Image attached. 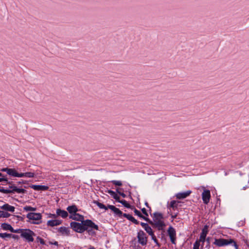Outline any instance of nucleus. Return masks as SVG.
I'll use <instances>...</instances> for the list:
<instances>
[{"mask_svg": "<svg viewBox=\"0 0 249 249\" xmlns=\"http://www.w3.org/2000/svg\"><path fill=\"white\" fill-rule=\"evenodd\" d=\"M149 227H150V226L148 225V224H146V226H145L144 227V228H144V229L145 230L146 229V228H148Z\"/></svg>", "mask_w": 249, "mask_h": 249, "instance_id": "nucleus-46", "label": "nucleus"}, {"mask_svg": "<svg viewBox=\"0 0 249 249\" xmlns=\"http://www.w3.org/2000/svg\"><path fill=\"white\" fill-rule=\"evenodd\" d=\"M52 244L54 245H56V246L58 245V242H56V241L54 242L53 243H52Z\"/></svg>", "mask_w": 249, "mask_h": 249, "instance_id": "nucleus-47", "label": "nucleus"}, {"mask_svg": "<svg viewBox=\"0 0 249 249\" xmlns=\"http://www.w3.org/2000/svg\"><path fill=\"white\" fill-rule=\"evenodd\" d=\"M69 218L70 219L78 221H81L82 222L85 221L84 216L77 213L71 215H70Z\"/></svg>", "mask_w": 249, "mask_h": 249, "instance_id": "nucleus-14", "label": "nucleus"}, {"mask_svg": "<svg viewBox=\"0 0 249 249\" xmlns=\"http://www.w3.org/2000/svg\"><path fill=\"white\" fill-rule=\"evenodd\" d=\"M111 182L116 186H121L122 185V182L119 180H112Z\"/></svg>", "mask_w": 249, "mask_h": 249, "instance_id": "nucleus-33", "label": "nucleus"}, {"mask_svg": "<svg viewBox=\"0 0 249 249\" xmlns=\"http://www.w3.org/2000/svg\"><path fill=\"white\" fill-rule=\"evenodd\" d=\"M150 236H151V238L154 241V242L158 244V240L157 239L154 233H153V234L150 235Z\"/></svg>", "mask_w": 249, "mask_h": 249, "instance_id": "nucleus-36", "label": "nucleus"}, {"mask_svg": "<svg viewBox=\"0 0 249 249\" xmlns=\"http://www.w3.org/2000/svg\"><path fill=\"white\" fill-rule=\"evenodd\" d=\"M37 240L38 242H40V243L42 245H44L45 244V241L43 239L39 237H37Z\"/></svg>", "mask_w": 249, "mask_h": 249, "instance_id": "nucleus-37", "label": "nucleus"}, {"mask_svg": "<svg viewBox=\"0 0 249 249\" xmlns=\"http://www.w3.org/2000/svg\"><path fill=\"white\" fill-rule=\"evenodd\" d=\"M132 222L134 223L135 224H139V222L137 220H136L135 218L133 219V220Z\"/></svg>", "mask_w": 249, "mask_h": 249, "instance_id": "nucleus-42", "label": "nucleus"}, {"mask_svg": "<svg viewBox=\"0 0 249 249\" xmlns=\"http://www.w3.org/2000/svg\"><path fill=\"white\" fill-rule=\"evenodd\" d=\"M177 215H178V213H174V214L172 213L171 214V217H172V218L173 219H175L177 216Z\"/></svg>", "mask_w": 249, "mask_h": 249, "instance_id": "nucleus-41", "label": "nucleus"}, {"mask_svg": "<svg viewBox=\"0 0 249 249\" xmlns=\"http://www.w3.org/2000/svg\"><path fill=\"white\" fill-rule=\"evenodd\" d=\"M67 210L70 213V215H71L76 213L78 211L76 206L75 205L68 206L67 208Z\"/></svg>", "mask_w": 249, "mask_h": 249, "instance_id": "nucleus-17", "label": "nucleus"}, {"mask_svg": "<svg viewBox=\"0 0 249 249\" xmlns=\"http://www.w3.org/2000/svg\"><path fill=\"white\" fill-rule=\"evenodd\" d=\"M107 192L116 201H118L120 199V197L117 195V194L114 191L108 190Z\"/></svg>", "mask_w": 249, "mask_h": 249, "instance_id": "nucleus-21", "label": "nucleus"}, {"mask_svg": "<svg viewBox=\"0 0 249 249\" xmlns=\"http://www.w3.org/2000/svg\"><path fill=\"white\" fill-rule=\"evenodd\" d=\"M179 203L180 201H179L172 200L169 203H168L167 208L172 209L173 211L177 210Z\"/></svg>", "mask_w": 249, "mask_h": 249, "instance_id": "nucleus-12", "label": "nucleus"}, {"mask_svg": "<svg viewBox=\"0 0 249 249\" xmlns=\"http://www.w3.org/2000/svg\"><path fill=\"white\" fill-rule=\"evenodd\" d=\"M35 177V174L32 172H26L24 173H21L20 178L26 177L29 178H34Z\"/></svg>", "mask_w": 249, "mask_h": 249, "instance_id": "nucleus-23", "label": "nucleus"}, {"mask_svg": "<svg viewBox=\"0 0 249 249\" xmlns=\"http://www.w3.org/2000/svg\"><path fill=\"white\" fill-rule=\"evenodd\" d=\"M27 217L31 221V223L39 224L41 223L42 215L40 213H30L27 214Z\"/></svg>", "mask_w": 249, "mask_h": 249, "instance_id": "nucleus-6", "label": "nucleus"}, {"mask_svg": "<svg viewBox=\"0 0 249 249\" xmlns=\"http://www.w3.org/2000/svg\"><path fill=\"white\" fill-rule=\"evenodd\" d=\"M208 226L207 225L204 226L202 230L201 233L200 235L199 239L197 240L199 241V243H202V246H203V244L206 240V235L208 232Z\"/></svg>", "mask_w": 249, "mask_h": 249, "instance_id": "nucleus-8", "label": "nucleus"}, {"mask_svg": "<svg viewBox=\"0 0 249 249\" xmlns=\"http://www.w3.org/2000/svg\"><path fill=\"white\" fill-rule=\"evenodd\" d=\"M3 181H7L8 180H7V179L6 178H0V182Z\"/></svg>", "mask_w": 249, "mask_h": 249, "instance_id": "nucleus-43", "label": "nucleus"}, {"mask_svg": "<svg viewBox=\"0 0 249 249\" xmlns=\"http://www.w3.org/2000/svg\"><path fill=\"white\" fill-rule=\"evenodd\" d=\"M146 224H147V223H143V222H141V226H142L143 228H144V227H145V226H146Z\"/></svg>", "mask_w": 249, "mask_h": 249, "instance_id": "nucleus-45", "label": "nucleus"}, {"mask_svg": "<svg viewBox=\"0 0 249 249\" xmlns=\"http://www.w3.org/2000/svg\"><path fill=\"white\" fill-rule=\"evenodd\" d=\"M163 215L161 213H155L153 217V221H148L150 224L154 225L159 230H162L165 224L163 221Z\"/></svg>", "mask_w": 249, "mask_h": 249, "instance_id": "nucleus-2", "label": "nucleus"}, {"mask_svg": "<svg viewBox=\"0 0 249 249\" xmlns=\"http://www.w3.org/2000/svg\"><path fill=\"white\" fill-rule=\"evenodd\" d=\"M30 187L36 191H45L49 189V187L47 186L39 185H32Z\"/></svg>", "mask_w": 249, "mask_h": 249, "instance_id": "nucleus-16", "label": "nucleus"}, {"mask_svg": "<svg viewBox=\"0 0 249 249\" xmlns=\"http://www.w3.org/2000/svg\"><path fill=\"white\" fill-rule=\"evenodd\" d=\"M168 232L169 237H173L176 236V231L172 227H169Z\"/></svg>", "mask_w": 249, "mask_h": 249, "instance_id": "nucleus-25", "label": "nucleus"}, {"mask_svg": "<svg viewBox=\"0 0 249 249\" xmlns=\"http://www.w3.org/2000/svg\"><path fill=\"white\" fill-rule=\"evenodd\" d=\"M246 187H243V189H244V190L246 189Z\"/></svg>", "mask_w": 249, "mask_h": 249, "instance_id": "nucleus-54", "label": "nucleus"}, {"mask_svg": "<svg viewBox=\"0 0 249 249\" xmlns=\"http://www.w3.org/2000/svg\"><path fill=\"white\" fill-rule=\"evenodd\" d=\"M71 228L76 232L82 233L88 230V227L93 228L96 230H98V225H96L90 220H86L82 223L71 222L70 224Z\"/></svg>", "mask_w": 249, "mask_h": 249, "instance_id": "nucleus-1", "label": "nucleus"}, {"mask_svg": "<svg viewBox=\"0 0 249 249\" xmlns=\"http://www.w3.org/2000/svg\"><path fill=\"white\" fill-rule=\"evenodd\" d=\"M123 216L124 217H126L127 219L131 221V222L133 221V219L134 218V217H133L132 215L129 214L124 213Z\"/></svg>", "mask_w": 249, "mask_h": 249, "instance_id": "nucleus-31", "label": "nucleus"}, {"mask_svg": "<svg viewBox=\"0 0 249 249\" xmlns=\"http://www.w3.org/2000/svg\"><path fill=\"white\" fill-rule=\"evenodd\" d=\"M9 189L11 190L12 194L15 193L18 194H25L27 192V191L24 189L18 188L15 184L9 185Z\"/></svg>", "mask_w": 249, "mask_h": 249, "instance_id": "nucleus-9", "label": "nucleus"}, {"mask_svg": "<svg viewBox=\"0 0 249 249\" xmlns=\"http://www.w3.org/2000/svg\"><path fill=\"white\" fill-rule=\"evenodd\" d=\"M1 209H2L4 211L10 212H14L15 210V208L11 205H10L8 203H5L2 206L0 207Z\"/></svg>", "mask_w": 249, "mask_h": 249, "instance_id": "nucleus-15", "label": "nucleus"}, {"mask_svg": "<svg viewBox=\"0 0 249 249\" xmlns=\"http://www.w3.org/2000/svg\"><path fill=\"white\" fill-rule=\"evenodd\" d=\"M8 184H11V183L10 182H7Z\"/></svg>", "mask_w": 249, "mask_h": 249, "instance_id": "nucleus-53", "label": "nucleus"}, {"mask_svg": "<svg viewBox=\"0 0 249 249\" xmlns=\"http://www.w3.org/2000/svg\"><path fill=\"white\" fill-rule=\"evenodd\" d=\"M17 216L18 218H21V216H18V215H17V216Z\"/></svg>", "mask_w": 249, "mask_h": 249, "instance_id": "nucleus-50", "label": "nucleus"}, {"mask_svg": "<svg viewBox=\"0 0 249 249\" xmlns=\"http://www.w3.org/2000/svg\"><path fill=\"white\" fill-rule=\"evenodd\" d=\"M58 231L63 235L68 236L70 235V230L68 228L61 227L59 228Z\"/></svg>", "mask_w": 249, "mask_h": 249, "instance_id": "nucleus-20", "label": "nucleus"}, {"mask_svg": "<svg viewBox=\"0 0 249 249\" xmlns=\"http://www.w3.org/2000/svg\"><path fill=\"white\" fill-rule=\"evenodd\" d=\"M119 190L120 189H116V191L117 192L120 194L121 196H122L123 197H125L126 195L124 193H122L121 192L119 191Z\"/></svg>", "mask_w": 249, "mask_h": 249, "instance_id": "nucleus-38", "label": "nucleus"}, {"mask_svg": "<svg viewBox=\"0 0 249 249\" xmlns=\"http://www.w3.org/2000/svg\"><path fill=\"white\" fill-rule=\"evenodd\" d=\"M233 244V246H234L236 249H238V246L236 243L232 239H225L223 238L219 239H215L214 242H213V244L216 245L217 247H223L225 246L228 245L230 244Z\"/></svg>", "mask_w": 249, "mask_h": 249, "instance_id": "nucleus-3", "label": "nucleus"}, {"mask_svg": "<svg viewBox=\"0 0 249 249\" xmlns=\"http://www.w3.org/2000/svg\"><path fill=\"white\" fill-rule=\"evenodd\" d=\"M142 211L144 215L148 216V213H147L146 210L145 208H142Z\"/></svg>", "mask_w": 249, "mask_h": 249, "instance_id": "nucleus-39", "label": "nucleus"}, {"mask_svg": "<svg viewBox=\"0 0 249 249\" xmlns=\"http://www.w3.org/2000/svg\"><path fill=\"white\" fill-rule=\"evenodd\" d=\"M206 240H207V241L208 243H209V238H207V239H206Z\"/></svg>", "mask_w": 249, "mask_h": 249, "instance_id": "nucleus-51", "label": "nucleus"}, {"mask_svg": "<svg viewBox=\"0 0 249 249\" xmlns=\"http://www.w3.org/2000/svg\"><path fill=\"white\" fill-rule=\"evenodd\" d=\"M56 214L58 216H60L63 218H65L68 217V213L65 210H62L60 209L56 210Z\"/></svg>", "mask_w": 249, "mask_h": 249, "instance_id": "nucleus-18", "label": "nucleus"}, {"mask_svg": "<svg viewBox=\"0 0 249 249\" xmlns=\"http://www.w3.org/2000/svg\"><path fill=\"white\" fill-rule=\"evenodd\" d=\"M191 193V191L190 190H188L185 192L177 193L175 196L177 199H184V198H186L189 196H190Z\"/></svg>", "mask_w": 249, "mask_h": 249, "instance_id": "nucleus-13", "label": "nucleus"}, {"mask_svg": "<svg viewBox=\"0 0 249 249\" xmlns=\"http://www.w3.org/2000/svg\"><path fill=\"white\" fill-rule=\"evenodd\" d=\"M10 214L8 213L2 211H0V218H7L9 217L10 216Z\"/></svg>", "mask_w": 249, "mask_h": 249, "instance_id": "nucleus-26", "label": "nucleus"}, {"mask_svg": "<svg viewBox=\"0 0 249 249\" xmlns=\"http://www.w3.org/2000/svg\"><path fill=\"white\" fill-rule=\"evenodd\" d=\"M145 204L147 207H148V204L147 202H145Z\"/></svg>", "mask_w": 249, "mask_h": 249, "instance_id": "nucleus-48", "label": "nucleus"}, {"mask_svg": "<svg viewBox=\"0 0 249 249\" xmlns=\"http://www.w3.org/2000/svg\"><path fill=\"white\" fill-rule=\"evenodd\" d=\"M36 235L35 232L29 229H24L21 237L24 238L28 242H32L34 241V236Z\"/></svg>", "mask_w": 249, "mask_h": 249, "instance_id": "nucleus-5", "label": "nucleus"}, {"mask_svg": "<svg viewBox=\"0 0 249 249\" xmlns=\"http://www.w3.org/2000/svg\"><path fill=\"white\" fill-rule=\"evenodd\" d=\"M170 238L171 242L173 244H175V236L170 237Z\"/></svg>", "mask_w": 249, "mask_h": 249, "instance_id": "nucleus-40", "label": "nucleus"}, {"mask_svg": "<svg viewBox=\"0 0 249 249\" xmlns=\"http://www.w3.org/2000/svg\"><path fill=\"white\" fill-rule=\"evenodd\" d=\"M1 227L4 230H9L11 232L12 231L13 227L9 224L4 223L1 225Z\"/></svg>", "mask_w": 249, "mask_h": 249, "instance_id": "nucleus-22", "label": "nucleus"}, {"mask_svg": "<svg viewBox=\"0 0 249 249\" xmlns=\"http://www.w3.org/2000/svg\"><path fill=\"white\" fill-rule=\"evenodd\" d=\"M3 171H5L10 176L20 178L21 173H18L15 169L12 168H4L2 170Z\"/></svg>", "mask_w": 249, "mask_h": 249, "instance_id": "nucleus-11", "label": "nucleus"}, {"mask_svg": "<svg viewBox=\"0 0 249 249\" xmlns=\"http://www.w3.org/2000/svg\"><path fill=\"white\" fill-rule=\"evenodd\" d=\"M118 202L121 203L126 208H129L130 207V204L125 200H120L119 199V201H118Z\"/></svg>", "mask_w": 249, "mask_h": 249, "instance_id": "nucleus-28", "label": "nucleus"}, {"mask_svg": "<svg viewBox=\"0 0 249 249\" xmlns=\"http://www.w3.org/2000/svg\"><path fill=\"white\" fill-rule=\"evenodd\" d=\"M138 243L142 246H146L147 243L148 237L146 233L142 230L139 231L137 233Z\"/></svg>", "mask_w": 249, "mask_h": 249, "instance_id": "nucleus-7", "label": "nucleus"}, {"mask_svg": "<svg viewBox=\"0 0 249 249\" xmlns=\"http://www.w3.org/2000/svg\"><path fill=\"white\" fill-rule=\"evenodd\" d=\"M89 249H95L94 247H90Z\"/></svg>", "mask_w": 249, "mask_h": 249, "instance_id": "nucleus-49", "label": "nucleus"}, {"mask_svg": "<svg viewBox=\"0 0 249 249\" xmlns=\"http://www.w3.org/2000/svg\"><path fill=\"white\" fill-rule=\"evenodd\" d=\"M211 197L210 191L209 190H204L202 194V198L204 204H207Z\"/></svg>", "mask_w": 249, "mask_h": 249, "instance_id": "nucleus-10", "label": "nucleus"}, {"mask_svg": "<svg viewBox=\"0 0 249 249\" xmlns=\"http://www.w3.org/2000/svg\"><path fill=\"white\" fill-rule=\"evenodd\" d=\"M134 212L135 214L136 215H138V216L139 217H140V218H142V219H144L145 220H146V221H149V219L148 218H147V217H145V216H143V215L142 214V213H141V212H140L139 211H138V210H137V209H135L134 210Z\"/></svg>", "mask_w": 249, "mask_h": 249, "instance_id": "nucleus-24", "label": "nucleus"}, {"mask_svg": "<svg viewBox=\"0 0 249 249\" xmlns=\"http://www.w3.org/2000/svg\"><path fill=\"white\" fill-rule=\"evenodd\" d=\"M2 176V174L1 173H0V177H1Z\"/></svg>", "mask_w": 249, "mask_h": 249, "instance_id": "nucleus-52", "label": "nucleus"}, {"mask_svg": "<svg viewBox=\"0 0 249 249\" xmlns=\"http://www.w3.org/2000/svg\"><path fill=\"white\" fill-rule=\"evenodd\" d=\"M11 237L14 239H18V236L15 234H12Z\"/></svg>", "mask_w": 249, "mask_h": 249, "instance_id": "nucleus-44", "label": "nucleus"}, {"mask_svg": "<svg viewBox=\"0 0 249 249\" xmlns=\"http://www.w3.org/2000/svg\"><path fill=\"white\" fill-rule=\"evenodd\" d=\"M12 234L7 233H0V237L2 238L11 237Z\"/></svg>", "mask_w": 249, "mask_h": 249, "instance_id": "nucleus-29", "label": "nucleus"}, {"mask_svg": "<svg viewBox=\"0 0 249 249\" xmlns=\"http://www.w3.org/2000/svg\"><path fill=\"white\" fill-rule=\"evenodd\" d=\"M24 229H18L15 230L13 228L12 231L11 232H14V233H20V235H21Z\"/></svg>", "mask_w": 249, "mask_h": 249, "instance_id": "nucleus-32", "label": "nucleus"}, {"mask_svg": "<svg viewBox=\"0 0 249 249\" xmlns=\"http://www.w3.org/2000/svg\"><path fill=\"white\" fill-rule=\"evenodd\" d=\"M200 246V243L199 241H196L194 244L193 249H199V247Z\"/></svg>", "mask_w": 249, "mask_h": 249, "instance_id": "nucleus-34", "label": "nucleus"}, {"mask_svg": "<svg viewBox=\"0 0 249 249\" xmlns=\"http://www.w3.org/2000/svg\"><path fill=\"white\" fill-rule=\"evenodd\" d=\"M93 203L96 204L100 209H104L106 210H107V209H110L115 214L119 216H121L123 214L122 212L114 206L108 205L107 206H106L103 204L97 201H94Z\"/></svg>", "mask_w": 249, "mask_h": 249, "instance_id": "nucleus-4", "label": "nucleus"}, {"mask_svg": "<svg viewBox=\"0 0 249 249\" xmlns=\"http://www.w3.org/2000/svg\"><path fill=\"white\" fill-rule=\"evenodd\" d=\"M0 192L4 194H12L11 190L7 189H5L3 188H0Z\"/></svg>", "mask_w": 249, "mask_h": 249, "instance_id": "nucleus-30", "label": "nucleus"}, {"mask_svg": "<svg viewBox=\"0 0 249 249\" xmlns=\"http://www.w3.org/2000/svg\"><path fill=\"white\" fill-rule=\"evenodd\" d=\"M61 221L59 220H50L47 222V225L51 227H54L61 224Z\"/></svg>", "mask_w": 249, "mask_h": 249, "instance_id": "nucleus-19", "label": "nucleus"}, {"mask_svg": "<svg viewBox=\"0 0 249 249\" xmlns=\"http://www.w3.org/2000/svg\"><path fill=\"white\" fill-rule=\"evenodd\" d=\"M36 208L32 207L31 206H26L23 208V210L26 212L28 211H35L36 210Z\"/></svg>", "mask_w": 249, "mask_h": 249, "instance_id": "nucleus-27", "label": "nucleus"}, {"mask_svg": "<svg viewBox=\"0 0 249 249\" xmlns=\"http://www.w3.org/2000/svg\"><path fill=\"white\" fill-rule=\"evenodd\" d=\"M145 231H146L147 233H148L149 235L153 234V233H154L150 227H149L148 228H146V229Z\"/></svg>", "mask_w": 249, "mask_h": 249, "instance_id": "nucleus-35", "label": "nucleus"}]
</instances>
